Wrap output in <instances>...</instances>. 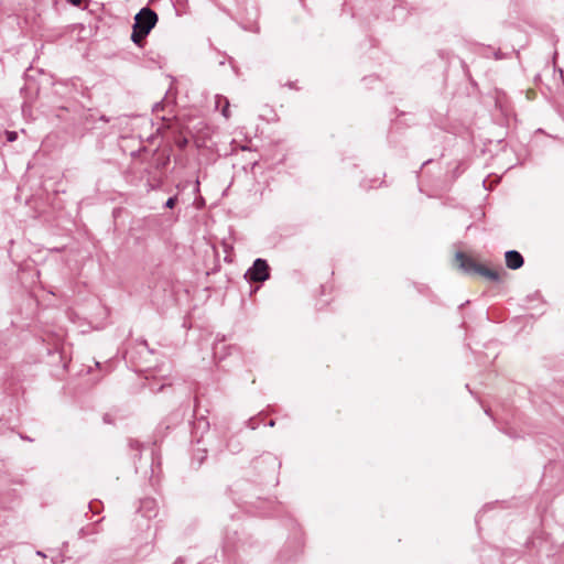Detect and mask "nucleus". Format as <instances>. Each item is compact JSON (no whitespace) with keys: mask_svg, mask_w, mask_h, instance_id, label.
<instances>
[{"mask_svg":"<svg viewBox=\"0 0 564 564\" xmlns=\"http://www.w3.org/2000/svg\"><path fill=\"white\" fill-rule=\"evenodd\" d=\"M455 257L459 264V268L464 272L479 274L485 279L495 282L500 281L502 270L490 269L482 263L476 262L473 258L466 256L463 252H457Z\"/></svg>","mask_w":564,"mask_h":564,"instance_id":"2","label":"nucleus"},{"mask_svg":"<svg viewBox=\"0 0 564 564\" xmlns=\"http://www.w3.org/2000/svg\"><path fill=\"white\" fill-rule=\"evenodd\" d=\"M67 1H68L69 3H72V4H75V6H77V4H79V3H80V0H67Z\"/></svg>","mask_w":564,"mask_h":564,"instance_id":"8","label":"nucleus"},{"mask_svg":"<svg viewBox=\"0 0 564 564\" xmlns=\"http://www.w3.org/2000/svg\"><path fill=\"white\" fill-rule=\"evenodd\" d=\"M506 264L511 270L520 269L523 265V257L516 250H509L505 254Z\"/></svg>","mask_w":564,"mask_h":564,"instance_id":"4","label":"nucleus"},{"mask_svg":"<svg viewBox=\"0 0 564 564\" xmlns=\"http://www.w3.org/2000/svg\"><path fill=\"white\" fill-rule=\"evenodd\" d=\"M215 104H216L217 109L220 108L221 115L226 119H229V117H230L229 100L224 96L217 95L215 98Z\"/></svg>","mask_w":564,"mask_h":564,"instance_id":"5","label":"nucleus"},{"mask_svg":"<svg viewBox=\"0 0 564 564\" xmlns=\"http://www.w3.org/2000/svg\"><path fill=\"white\" fill-rule=\"evenodd\" d=\"M248 279L252 282H263L269 279V265L265 260L257 259L247 271Z\"/></svg>","mask_w":564,"mask_h":564,"instance_id":"3","label":"nucleus"},{"mask_svg":"<svg viewBox=\"0 0 564 564\" xmlns=\"http://www.w3.org/2000/svg\"><path fill=\"white\" fill-rule=\"evenodd\" d=\"M175 203H176V198L175 197H170L166 200V203H165V207L173 208L175 206Z\"/></svg>","mask_w":564,"mask_h":564,"instance_id":"7","label":"nucleus"},{"mask_svg":"<svg viewBox=\"0 0 564 564\" xmlns=\"http://www.w3.org/2000/svg\"><path fill=\"white\" fill-rule=\"evenodd\" d=\"M17 138H18V134H17V132H15V131H7V140H8L9 142H13V141H15V140H17Z\"/></svg>","mask_w":564,"mask_h":564,"instance_id":"6","label":"nucleus"},{"mask_svg":"<svg viewBox=\"0 0 564 564\" xmlns=\"http://www.w3.org/2000/svg\"><path fill=\"white\" fill-rule=\"evenodd\" d=\"M158 22V14L149 9H141L134 17V24L131 34L133 43L140 45Z\"/></svg>","mask_w":564,"mask_h":564,"instance_id":"1","label":"nucleus"},{"mask_svg":"<svg viewBox=\"0 0 564 564\" xmlns=\"http://www.w3.org/2000/svg\"><path fill=\"white\" fill-rule=\"evenodd\" d=\"M36 555H37V556H41V557H46V555H45L42 551H37V552H36Z\"/></svg>","mask_w":564,"mask_h":564,"instance_id":"9","label":"nucleus"}]
</instances>
